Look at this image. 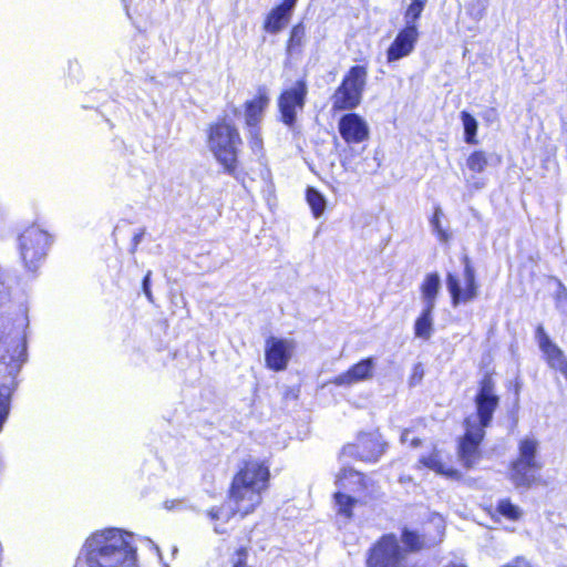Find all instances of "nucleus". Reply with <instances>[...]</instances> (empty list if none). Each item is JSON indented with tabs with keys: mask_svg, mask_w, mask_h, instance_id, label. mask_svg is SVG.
Here are the masks:
<instances>
[{
	"mask_svg": "<svg viewBox=\"0 0 567 567\" xmlns=\"http://www.w3.org/2000/svg\"><path fill=\"white\" fill-rule=\"evenodd\" d=\"M269 476V467L264 462L249 460L244 463L231 482L230 505L212 508L207 513L208 517L215 522V533H225L221 525L227 523L235 513L246 516L260 505L262 493L268 488Z\"/></svg>",
	"mask_w": 567,
	"mask_h": 567,
	"instance_id": "obj_1",
	"label": "nucleus"
},
{
	"mask_svg": "<svg viewBox=\"0 0 567 567\" xmlns=\"http://www.w3.org/2000/svg\"><path fill=\"white\" fill-rule=\"evenodd\" d=\"M74 567H138L135 535L126 529H96L84 539Z\"/></svg>",
	"mask_w": 567,
	"mask_h": 567,
	"instance_id": "obj_2",
	"label": "nucleus"
},
{
	"mask_svg": "<svg viewBox=\"0 0 567 567\" xmlns=\"http://www.w3.org/2000/svg\"><path fill=\"white\" fill-rule=\"evenodd\" d=\"M54 243V236L40 224H32L17 236V251L23 269L35 275L44 264Z\"/></svg>",
	"mask_w": 567,
	"mask_h": 567,
	"instance_id": "obj_3",
	"label": "nucleus"
},
{
	"mask_svg": "<svg viewBox=\"0 0 567 567\" xmlns=\"http://www.w3.org/2000/svg\"><path fill=\"white\" fill-rule=\"evenodd\" d=\"M207 144L216 161L227 173L233 174L237 168V156L241 145L236 125L227 118L210 125Z\"/></svg>",
	"mask_w": 567,
	"mask_h": 567,
	"instance_id": "obj_4",
	"label": "nucleus"
},
{
	"mask_svg": "<svg viewBox=\"0 0 567 567\" xmlns=\"http://www.w3.org/2000/svg\"><path fill=\"white\" fill-rule=\"evenodd\" d=\"M336 486L338 491L334 493V506L339 515L349 519L354 505L369 496L368 482L360 472L342 468L336 477Z\"/></svg>",
	"mask_w": 567,
	"mask_h": 567,
	"instance_id": "obj_5",
	"label": "nucleus"
},
{
	"mask_svg": "<svg viewBox=\"0 0 567 567\" xmlns=\"http://www.w3.org/2000/svg\"><path fill=\"white\" fill-rule=\"evenodd\" d=\"M368 70L363 65H354L344 75L341 84L331 96L332 110L350 111L362 100L367 85Z\"/></svg>",
	"mask_w": 567,
	"mask_h": 567,
	"instance_id": "obj_6",
	"label": "nucleus"
},
{
	"mask_svg": "<svg viewBox=\"0 0 567 567\" xmlns=\"http://www.w3.org/2000/svg\"><path fill=\"white\" fill-rule=\"evenodd\" d=\"M474 402L475 413L468 415L464 423L485 431L492 423L494 412L499 404V396L492 375L485 374L480 381Z\"/></svg>",
	"mask_w": 567,
	"mask_h": 567,
	"instance_id": "obj_7",
	"label": "nucleus"
},
{
	"mask_svg": "<svg viewBox=\"0 0 567 567\" xmlns=\"http://www.w3.org/2000/svg\"><path fill=\"white\" fill-rule=\"evenodd\" d=\"M537 450L538 442L534 437H524L519 442V455L511 468V478L516 486L528 487L535 482L540 468L536 457Z\"/></svg>",
	"mask_w": 567,
	"mask_h": 567,
	"instance_id": "obj_8",
	"label": "nucleus"
},
{
	"mask_svg": "<svg viewBox=\"0 0 567 567\" xmlns=\"http://www.w3.org/2000/svg\"><path fill=\"white\" fill-rule=\"evenodd\" d=\"M462 264V274H446V288L451 295L453 307H457L460 303H467L473 301L478 293L475 269L472 266L468 256H463Z\"/></svg>",
	"mask_w": 567,
	"mask_h": 567,
	"instance_id": "obj_9",
	"label": "nucleus"
},
{
	"mask_svg": "<svg viewBox=\"0 0 567 567\" xmlns=\"http://www.w3.org/2000/svg\"><path fill=\"white\" fill-rule=\"evenodd\" d=\"M307 94L308 86L305 80L297 81L280 94L278 107L281 121L287 126L291 127L295 124L298 112L305 107Z\"/></svg>",
	"mask_w": 567,
	"mask_h": 567,
	"instance_id": "obj_10",
	"label": "nucleus"
},
{
	"mask_svg": "<svg viewBox=\"0 0 567 567\" xmlns=\"http://www.w3.org/2000/svg\"><path fill=\"white\" fill-rule=\"evenodd\" d=\"M403 551L394 535L383 536L371 549L368 567H402Z\"/></svg>",
	"mask_w": 567,
	"mask_h": 567,
	"instance_id": "obj_11",
	"label": "nucleus"
},
{
	"mask_svg": "<svg viewBox=\"0 0 567 567\" xmlns=\"http://www.w3.org/2000/svg\"><path fill=\"white\" fill-rule=\"evenodd\" d=\"M385 451L379 433H361L354 444L344 446L343 453L365 462H377Z\"/></svg>",
	"mask_w": 567,
	"mask_h": 567,
	"instance_id": "obj_12",
	"label": "nucleus"
},
{
	"mask_svg": "<svg viewBox=\"0 0 567 567\" xmlns=\"http://www.w3.org/2000/svg\"><path fill=\"white\" fill-rule=\"evenodd\" d=\"M295 349L296 342L292 339L270 337L266 341V365L274 371L285 370Z\"/></svg>",
	"mask_w": 567,
	"mask_h": 567,
	"instance_id": "obj_13",
	"label": "nucleus"
},
{
	"mask_svg": "<svg viewBox=\"0 0 567 567\" xmlns=\"http://www.w3.org/2000/svg\"><path fill=\"white\" fill-rule=\"evenodd\" d=\"M485 431L465 424V434L458 443V460L466 468L476 465L482 456L480 449Z\"/></svg>",
	"mask_w": 567,
	"mask_h": 567,
	"instance_id": "obj_14",
	"label": "nucleus"
},
{
	"mask_svg": "<svg viewBox=\"0 0 567 567\" xmlns=\"http://www.w3.org/2000/svg\"><path fill=\"white\" fill-rule=\"evenodd\" d=\"M420 32L417 27L404 25L386 50L388 63L409 56L415 49Z\"/></svg>",
	"mask_w": 567,
	"mask_h": 567,
	"instance_id": "obj_15",
	"label": "nucleus"
},
{
	"mask_svg": "<svg viewBox=\"0 0 567 567\" xmlns=\"http://www.w3.org/2000/svg\"><path fill=\"white\" fill-rule=\"evenodd\" d=\"M375 367L377 362L374 358L362 359L358 363L351 365L343 373L334 377L330 383L337 386L350 388L354 384L369 381L374 375Z\"/></svg>",
	"mask_w": 567,
	"mask_h": 567,
	"instance_id": "obj_16",
	"label": "nucleus"
},
{
	"mask_svg": "<svg viewBox=\"0 0 567 567\" xmlns=\"http://www.w3.org/2000/svg\"><path fill=\"white\" fill-rule=\"evenodd\" d=\"M341 137L348 144H358L369 137L367 121L357 113H348L339 120L338 124Z\"/></svg>",
	"mask_w": 567,
	"mask_h": 567,
	"instance_id": "obj_17",
	"label": "nucleus"
},
{
	"mask_svg": "<svg viewBox=\"0 0 567 567\" xmlns=\"http://www.w3.org/2000/svg\"><path fill=\"white\" fill-rule=\"evenodd\" d=\"M270 103L268 90L259 87L256 96L245 103V124L246 127H260L266 110Z\"/></svg>",
	"mask_w": 567,
	"mask_h": 567,
	"instance_id": "obj_18",
	"label": "nucleus"
},
{
	"mask_svg": "<svg viewBox=\"0 0 567 567\" xmlns=\"http://www.w3.org/2000/svg\"><path fill=\"white\" fill-rule=\"evenodd\" d=\"M298 0H284L272 8L264 21V30L270 34H277L289 23Z\"/></svg>",
	"mask_w": 567,
	"mask_h": 567,
	"instance_id": "obj_19",
	"label": "nucleus"
},
{
	"mask_svg": "<svg viewBox=\"0 0 567 567\" xmlns=\"http://www.w3.org/2000/svg\"><path fill=\"white\" fill-rule=\"evenodd\" d=\"M416 467H426L439 475L452 480H458L461 476L457 470L449 466L443 462L441 452L436 449H433L432 452L427 455H421Z\"/></svg>",
	"mask_w": 567,
	"mask_h": 567,
	"instance_id": "obj_20",
	"label": "nucleus"
},
{
	"mask_svg": "<svg viewBox=\"0 0 567 567\" xmlns=\"http://www.w3.org/2000/svg\"><path fill=\"white\" fill-rule=\"evenodd\" d=\"M441 289V278L437 272L427 274L421 285V298L424 307L435 308L436 297Z\"/></svg>",
	"mask_w": 567,
	"mask_h": 567,
	"instance_id": "obj_21",
	"label": "nucleus"
},
{
	"mask_svg": "<svg viewBox=\"0 0 567 567\" xmlns=\"http://www.w3.org/2000/svg\"><path fill=\"white\" fill-rule=\"evenodd\" d=\"M434 308L424 307L420 317L414 324V332L417 338L429 339L432 333L433 318L432 312Z\"/></svg>",
	"mask_w": 567,
	"mask_h": 567,
	"instance_id": "obj_22",
	"label": "nucleus"
},
{
	"mask_svg": "<svg viewBox=\"0 0 567 567\" xmlns=\"http://www.w3.org/2000/svg\"><path fill=\"white\" fill-rule=\"evenodd\" d=\"M306 42V28L302 23L296 24L291 31L287 43L288 54L300 53Z\"/></svg>",
	"mask_w": 567,
	"mask_h": 567,
	"instance_id": "obj_23",
	"label": "nucleus"
},
{
	"mask_svg": "<svg viewBox=\"0 0 567 567\" xmlns=\"http://www.w3.org/2000/svg\"><path fill=\"white\" fill-rule=\"evenodd\" d=\"M461 120L464 127V138L467 144H475L477 133V121L468 112H461Z\"/></svg>",
	"mask_w": 567,
	"mask_h": 567,
	"instance_id": "obj_24",
	"label": "nucleus"
},
{
	"mask_svg": "<svg viewBox=\"0 0 567 567\" xmlns=\"http://www.w3.org/2000/svg\"><path fill=\"white\" fill-rule=\"evenodd\" d=\"M427 0H411L405 13L404 22L405 25L417 27L416 21L421 17Z\"/></svg>",
	"mask_w": 567,
	"mask_h": 567,
	"instance_id": "obj_25",
	"label": "nucleus"
},
{
	"mask_svg": "<svg viewBox=\"0 0 567 567\" xmlns=\"http://www.w3.org/2000/svg\"><path fill=\"white\" fill-rule=\"evenodd\" d=\"M307 202L316 218L320 217L326 209V198L315 188H308Z\"/></svg>",
	"mask_w": 567,
	"mask_h": 567,
	"instance_id": "obj_26",
	"label": "nucleus"
},
{
	"mask_svg": "<svg viewBox=\"0 0 567 567\" xmlns=\"http://www.w3.org/2000/svg\"><path fill=\"white\" fill-rule=\"evenodd\" d=\"M497 511L502 516L511 520H518L522 517L520 508L514 505L509 499L499 501Z\"/></svg>",
	"mask_w": 567,
	"mask_h": 567,
	"instance_id": "obj_27",
	"label": "nucleus"
},
{
	"mask_svg": "<svg viewBox=\"0 0 567 567\" xmlns=\"http://www.w3.org/2000/svg\"><path fill=\"white\" fill-rule=\"evenodd\" d=\"M487 163V156L482 151L472 153L466 161L467 167L475 173H482L486 168Z\"/></svg>",
	"mask_w": 567,
	"mask_h": 567,
	"instance_id": "obj_28",
	"label": "nucleus"
},
{
	"mask_svg": "<svg viewBox=\"0 0 567 567\" xmlns=\"http://www.w3.org/2000/svg\"><path fill=\"white\" fill-rule=\"evenodd\" d=\"M402 542L410 550H419L426 546L425 540L420 535L408 529L402 533Z\"/></svg>",
	"mask_w": 567,
	"mask_h": 567,
	"instance_id": "obj_29",
	"label": "nucleus"
},
{
	"mask_svg": "<svg viewBox=\"0 0 567 567\" xmlns=\"http://www.w3.org/2000/svg\"><path fill=\"white\" fill-rule=\"evenodd\" d=\"M248 143L255 154H260L262 151L264 142L260 133V127H247Z\"/></svg>",
	"mask_w": 567,
	"mask_h": 567,
	"instance_id": "obj_30",
	"label": "nucleus"
},
{
	"mask_svg": "<svg viewBox=\"0 0 567 567\" xmlns=\"http://www.w3.org/2000/svg\"><path fill=\"white\" fill-rule=\"evenodd\" d=\"M226 567H249L247 564V550L239 548Z\"/></svg>",
	"mask_w": 567,
	"mask_h": 567,
	"instance_id": "obj_31",
	"label": "nucleus"
},
{
	"mask_svg": "<svg viewBox=\"0 0 567 567\" xmlns=\"http://www.w3.org/2000/svg\"><path fill=\"white\" fill-rule=\"evenodd\" d=\"M486 6L483 0H476L468 8L470 16L475 20H481L485 16Z\"/></svg>",
	"mask_w": 567,
	"mask_h": 567,
	"instance_id": "obj_32",
	"label": "nucleus"
},
{
	"mask_svg": "<svg viewBox=\"0 0 567 567\" xmlns=\"http://www.w3.org/2000/svg\"><path fill=\"white\" fill-rule=\"evenodd\" d=\"M151 275H152V271L148 270L143 279V291H144L146 298L150 301H153V295H152V291L150 288Z\"/></svg>",
	"mask_w": 567,
	"mask_h": 567,
	"instance_id": "obj_33",
	"label": "nucleus"
},
{
	"mask_svg": "<svg viewBox=\"0 0 567 567\" xmlns=\"http://www.w3.org/2000/svg\"><path fill=\"white\" fill-rule=\"evenodd\" d=\"M441 215H442V209L440 207H436L435 212H434V215H433V217L431 219V226H432L433 231H436L440 228H443L442 225H441V220H440Z\"/></svg>",
	"mask_w": 567,
	"mask_h": 567,
	"instance_id": "obj_34",
	"label": "nucleus"
},
{
	"mask_svg": "<svg viewBox=\"0 0 567 567\" xmlns=\"http://www.w3.org/2000/svg\"><path fill=\"white\" fill-rule=\"evenodd\" d=\"M401 442L403 444L409 443L412 447H416L420 445V440L416 437H413L410 440V430H404L401 434Z\"/></svg>",
	"mask_w": 567,
	"mask_h": 567,
	"instance_id": "obj_35",
	"label": "nucleus"
},
{
	"mask_svg": "<svg viewBox=\"0 0 567 567\" xmlns=\"http://www.w3.org/2000/svg\"><path fill=\"white\" fill-rule=\"evenodd\" d=\"M557 306L565 315H567V293L566 292H561L558 295Z\"/></svg>",
	"mask_w": 567,
	"mask_h": 567,
	"instance_id": "obj_36",
	"label": "nucleus"
},
{
	"mask_svg": "<svg viewBox=\"0 0 567 567\" xmlns=\"http://www.w3.org/2000/svg\"><path fill=\"white\" fill-rule=\"evenodd\" d=\"M434 234L437 236L439 240L442 243H447L451 238L450 233L444 228H440L439 230L434 231Z\"/></svg>",
	"mask_w": 567,
	"mask_h": 567,
	"instance_id": "obj_37",
	"label": "nucleus"
},
{
	"mask_svg": "<svg viewBox=\"0 0 567 567\" xmlns=\"http://www.w3.org/2000/svg\"><path fill=\"white\" fill-rule=\"evenodd\" d=\"M9 296L8 287L4 281L0 279V306L7 300Z\"/></svg>",
	"mask_w": 567,
	"mask_h": 567,
	"instance_id": "obj_38",
	"label": "nucleus"
},
{
	"mask_svg": "<svg viewBox=\"0 0 567 567\" xmlns=\"http://www.w3.org/2000/svg\"><path fill=\"white\" fill-rule=\"evenodd\" d=\"M467 183H468L470 186H473L476 189H480V188H482L484 186V183L483 182H478V181L474 182V183H472L471 181H467Z\"/></svg>",
	"mask_w": 567,
	"mask_h": 567,
	"instance_id": "obj_39",
	"label": "nucleus"
},
{
	"mask_svg": "<svg viewBox=\"0 0 567 567\" xmlns=\"http://www.w3.org/2000/svg\"><path fill=\"white\" fill-rule=\"evenodd\" d=\"M140 239H141V235H136V236H134L135 245H137V244H138Z\"/></svg>",
	"mask_w": 567,
	"mask_h": 567,
	"instance_id": "obj_40",
	"label": "nucleus"
}]
</instances>
